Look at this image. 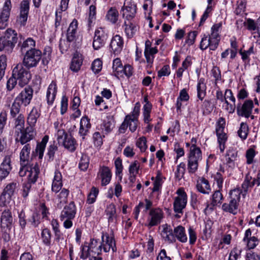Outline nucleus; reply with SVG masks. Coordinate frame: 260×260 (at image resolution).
<instances>
[{
    "label": "nucleus",
    "mask_w": 260,
    "mask_h": 260,
    "mask_svg": "<svg viewBox=\"0 0 260 260\" xmlns=\"http://www.w3.org/2000/svg\"><path fill=\"white\" fill-rule=\"evenodd\" d=\"M241 190L239 188L232 190L230 193V201L229 203H224L222 209L225 212L236 214L238 212L239 203L240 200Z\"/></svg>",
    "instance_id": "1"
},
{
    "label": "nucleus",
    "mask_w": 260,
    "mask_h": 260,
    "mask_svg": "<svg viewBox=\"0 0 260 260\" xmlns=\"http://www.w3.org/2000/svg\"><path fill=\"white\" fill-rule=\"evenodd\" d=\"M13 76L16 78L18 85L22 87L28 84L31 78L29 71L23 67V64L19 63L13 69Z\"/></svg>",
    "instance_id": "2"
},
{
    "label": "nucleus",
    "mask_w": 260,
    "mask_h": 260,
    "mask_svg": "<svg viewBox=\"0 0 260 260\" xmlns=\"http://www.w3.org/2000/svg\"><path fill=\"white\" fill-rule=\"evenodd\" d=\"M202 159V152L200 149L192 145L190 149L188 159V169L189 173H194L198 167V162Z\"/></svg>",
    "instance_id": "3"
},
{
    "label": "nucleus",
    "mask_w": 260,
    "mask_h": 260,
    "mask_svg": "<svg viewBox=\"0 0 260 260\" xmlns=\"http://www.w3.org/2000/svg\"><path fill=\"white\" fill-rule=\"evenodd\" d=\"M76 213V206L74 202H71L68 206L64 207L60 217L61 220H64L63 226L65 228L69 229L72 226V220L74 218Z\"/></svg>",
    "instance_id": "4"
},
{
    "label": "nucleus",
    "mask_w": 260,
    "mask_h": 260,
    "mask_svg": "<svg viewBox=\"0 0 260 260\" xmlns=\"http://www.w3.org/2000/svg\"><path fill=\"white\" fill-rule=\"evenodd\" d=\"M41 56L42 52L38 49L27 50L24 56L23 64L28 69L36 67Z\"/></svg>",
    "instance_id": "5"
},
{
    "label": "nucleus",
    "mask_w": 260,
    "mask_h": 260,
    "mask_svg": "<svg viewBox=\"0 0 260 260\" xmlns=\"http://www.w3.org/2000/svg\"><path fill=\"white\" fill-rule=\"evenodd\" d=\"M57 140L59 144L63 145L71 151L76 149V142L71 135H68L63 129H59L57 133Z\"/></svg>",
    "instance_id": "6"
},
{
    "label": "nucleus",
    "mask_w": 260,
    "mask_h": 260,
    "mask_svg": "<svg viewBox=\"0 0 260 260\" xmlns=\"http://www.w3.org/2000/svg\"><path fill=\"white\" fill-rule=\"evenodd\" d=\"M40 172L38 165L36 164L33 167L27 165H21L19 174L20 177H27V181L35 183Z\"/></svg>",
    "instance_id": "7"
},
{
    "label": "nucleus",
    "mask_w": 260,
    "mask_h": 260,
    "mask_svg": "<svg viewBox=\"0 0 260 260\" xmlns=\"http://www.w3.org/2000/svg\"><path fill=\"white\" fill-rule=\"evenodd\" d=\"M16 135V141L24 145L32 140L35 136L36 132L32 126H27L25 128L21 129L15 133Z\"/></svg>",
    "instance_id": "8"
},
{
    "label": "nucleus",
    "mask_w": 260,
    "mask_h": 260,
    "mask_svg": "<svg viewBox=\"0 0 260 260\" xmlns=\"http://www.w3.org/2000/svg\"><path fill=\"white\" fill-rule=\"evenodd\" d=\"M176 193L178 196L174 202V211L176 213H182L187 204V196L183 188H179Z\"/></svg>",
    "instance_id": "9"
},
{
    "label": "nucleus",
    "mask_w": 260,
    "mask_h": 260,
    "mask_svg": "<svg viewBox=\"0 0 260 260\" xmlns=\"http://www.w3.org/2000/svg\"><path fill=\"white\" fill-rule=\"evenodd\" d=\"M108 34L102 27L97 28L94 32L92 46L94 50H99L103 47L108 39Z\"/></svg>",
    "instance_id": "10"
},
{
    "label": "nucleus",
    "mask_w": 260,
    "mask_h": 260,
    "mask_svg": "<svg viewBox=\"0 0 260 260\" xmlns=\"http://www.w3.org/2000/svg\"><path fill=\"white\" fill-rule=\"evenodd\" d=\"M100 251L103 249L105 252L111 251L113 253L116 251V247L115 240L113 237L109 236L107 234H104L102 236V243L98 246Z\"/></svg>",
    "instance_id": "11"
},
{
    "label": "nucleus",
    "mask_w": 260,
    "mask_h": 260,
    "mask_svg": "<svg viewBox=\"0 0 260 260\" xmlns=\"http://www.w3.org/2000/svg\"><path fill=\"white\" fill-rule=\"evenodd\" d=\"M253 107V101L250 100H246L242 105L239 104L237 106V114L240 116L245 117V118L250 117L251 119H253L254 117L251 115Z\"/></svg>",
    "instance_id": "12"
},
{
    "label": "nucleus",
    "mask_w": 260,
    "mask_h": 260,
    "mask_svg": "<svg viewBox=\"0 0 260 260\" xmlns=\"http://www.w3.org/2000/svg\"><path fill=\"white\" fill-rule=\"evenodd\" d=\"M11 8V0H6L0 14V29H3L7 26Z\"/></svg>",
    "instance_id": "13"
},
{
    "label": "nucleus",
    "mask_w": 260,
    "mask_h": 260,
    "mask_svg": "<svg viewBox=\"0 0 260 260\" xmlns=\"http://www.w3.org/2000/svg\"><path fill=\"white\" fill-rule=\"evenodd\" d=\"M122 16L129 20L134 18L137 12V6L132 0H125L121 8Z\"/></svg>",
    "instance_id": "14"
},
{
    "label": "nucleus",
    "mask_w": 260,
    "mask_h": 260,
    "mask_svg": "<svg viewBox=\"0 0 260 260\" xmlns=\"http://www.w3.org/2000/svg\"><path fill=\"white\" fill-rule=\"evenodd\" d=\"M33 91L30 87H26L22 90L19 95L15 98L20 104L24 106H27L30 102L32 97Z\"/></svg>",
    "instance_id": "15"
},
{
    "label": "nucleus",
    "mask_w": 260,
    "mask_h": 260,
    "mask_svg": "<svg viewBox=\"0 0 260 260\" xmlns=\"http://www.w3.org/2000/svg\"><path fill=\"white\" fill-rule=\"evenodd\" d=\"M123 47V40L119 35L114 36L110 43V47L111 51L115 55L119 54L122 50Z\"/></svg>",
    "instance_id": "16"
},
{
    "label": "nucleus",
    "mask_w": 260,
    "mask_h": 260,
    "mask_svg": "<svg viewBox=\"0 0 260 260\" xmlns=\"http://www.w3.org/2000/svg\"><path fill=\"white\" fill-rule=\"evenodd\" d=\"M213 38V37H212L210 35L209 36L204 35L200 42V49L204 50L209 47L210 50H215L217 48L219 42L217 41L215 45L213 43L215 39Z\"/></svg>",
    "instance_id": "17"
},
{
    "label": "nucleus",
    "mask_w": 260,
    "mask_h": 260,
    "mask_svg": "<svg viewBox=\"0 0 260 260\" xmlns=\"http://www.w3.org/2000/svg\"><path fill=\"white\" fill-rule=\"evenodd\" d=\"M98 175L101 180V185L102 186L107 185L111 180L112 173L107 167H101L99 169Z\"/></svg>",
    "instance_id": "18"
},
{
    "label": "nucleus",
    "mask_w": 260,
    "mask_h": 260,
    "mask_svg": "<svg viewBox=\"0 0 260 260\" xmlns=\"http://www.w3.org/2000/svg\"><path fill=\"white\" fill-rule=\"evenodd\" d=\"M11 161L10 156L5 157L0 166V180L5 179L9 174L11 169Z\"/></svg>",
    "instance_id": "19"
},
{
    "label": "nucleus",
    "mask_w": 260,
    "mask_h": 260,
    "mask_svg": "<svg viewBox=\"0 0 260 260\" xmlns=\"http://www.w3.org/2000/svg\"><path fill=\"white\" fill-rule=\"evenodd\" d=\"M105 213L109 223H114L116 222L117 215L116 207L113 204H110L107 206Z\"/></svg>",
    "instance_id": "20"
},
{
    "label": "nucleus",
    "mask_w": 260,
    "mask_h": 260,
    "mask_svg": "<svg viewBox=\"0 0 260 260\" xmlns=\"http://www.w3.org/2000/svg\"><path fill=\"white\" fill-rule=\"evenodd\" d=\"M30 150L31 147L29 144H26L23 146L20 153V165H27Z\"/></svg>",
    "instance_id": "21"
},
{
    "label": "nucleus",
    "mask_w": 260,
    "mask_h": 260,
    "mask_svg": "<svg viewBox=\"0 0 260 260\" xmlns=\"http://www.w3.org/2000/svg\"><path fill=\"white\" fill-rule=\"evenodd\" d=\"M196 186L198 190L204 194H209L211 191L209 181L205 178H201L199 179Z\"/></svg>",
    "instance_id": "22"
},
{
    "label": "nucleus",
    "mask_w": 260,
    "mask_h": 260,
    "mask_svg": "<svg viewBox=\"0 0 260 260\" xmlns=\"http://www.w3.org/2000/svg\"><path fill=\"white\" fill-rule=\"evenodd\" d=\"M115 126L114 119L112 116H107L101 125L103 132L107 134L110 133Z\"/></svg>",
    "instance_id": "23"
},
{
    "label": "nucleus",
    "mask_w": 260,
    "mask_h": 260,
    "mask_svg": "<svg viewBox=\"0 0 260 260\" xmlns=\"http://www.w3.org/2000/svg\"><path fill=\"white\" fill-rule=\"evenodd\" d=\"M62 186L61 174L59 172H55L52 184V191L57 193L61 189Z\"/></svg>",
    "instance_id": "24"
},
{
    "label": "nucleus",
    "mask_w": 260,
    "mask_h": 260,
    "mask_svg": "<svg viewBox=\"0 0 260 260\" xmlns=\"http://www.w3.org/2000/svg\"><path fill=\"white\" fill-rule=\"evenodd\" d=\"M69 193L68 189L63 188L57 196L56 204L57 208L61 209L67 202Z\"/></svg>",
    "instance_id": "25"
},
{
    "label": "nucleus",
    "mask_w": 260,
    "mask_h": 260,
    "mask_svg": "<svg viewBox=\"0 0 260 260\" xmlns=\"http://www.w3.org/2000/svg\"><path fill=\"white\" fill-rule=\"evenodd\" d=\"M56 92L57 86L56 83L54 81H52L51 83L49 85L47 91L46 97L47 103L49 105H51L53 103L55 99Z\"/></svg>",
    "instance_id": "26"
},
{
    "label": "nucleus",
    "mask_w": 260,
    "mask_h": 260,
    "mask_svg": "<svg viewBox=\"0 0 260 260\" xmlns=\"http://www.w3.org/2000/svg\"><path fill=\"white\" fill-rule=\"evenodd\" d=\"M82 55L77 52L75 53L72 58L71 69L74 72L78 71L82 64Z\"/></svg>",
    "instance_id": "27"
},
{
    "label": "nucleus",
    "mask_w": 260,
    "mask_h": 260,
    "mask_svg": "<svg viewBox=\"0 0 260 260\" xmlns=\"http://www.w3.org/2000/svg\"><path fill=\"white\" fill-rule=\"evenodd\" d=\"M206 95V85L205 83V79L200 78L197 85V96L198 98L203 101Z\"/></svg>",
    "instance_id": "28"
},
{
    "label": "nucleus",
    "mask_w": 260,
    "mask_h": 260,
    "mask_svg": "<svg viewBox=\"0 0 260 260\" xmlns=\"http://www.w3.org/2000/svg\"><path fill=\"white\" fill-rule=\"evenodd\" d=\"M170 225L165 224L164 226V239L168 243H172L176 241L175 234Z\"/></svg>",
    "instance_id": "29"
},
{
    "label": "nucleus",
    "mask_w": 260,
    "mask_h": 260,
    "mask_svg": "<svg viewBox=\"0 0 260 260\" xmlns=\"http://www.w3.org/2000/svg\"><path fill=\"white\" fill-rule=\"evenodd\" d=\"M150 214L151 216L150 222L148 225L152 226L158 224L160 221L162 217L161 210L160 209H155L150 211Z\"/></svg>",
    "instance_id": "30"
},
{
    "label": "nucleus",
    "mask_w": 260,
    "mask_h": 260,
    "mask_svg": "<svg viewBox=\"0 0 260 260\" xmlns=\"http://www.w3.org/2000/svg\"><path fill=\"white\" fill-rule=\"evenodd\" d=\"M175 238L182 243H185L187 240V237L185 232V229L182 226L179 225L174 230Z\"/></svg>",
    "instance_id": "31"
},
{
    "label": "nucleus",
    "mask_w": 260,
    "mask_h": 260,
    "mask_svg": "<svg viewBox=\"0 0 260 260\" xmlns=\"http://www.w3.org/2000/svg\"><path fill=\"white\" fill-rule=\"evenodd\" d=\"M1 222L6 224L7 227L11 226L13 222V218L11 212L7 209L5 210L2 213Z\"/></svg>",
    "instance_id": "32"
},
{
    "label": "nucleus",
    "mask_w": 260,
    "mask_h": 260,
    "mask_svg": "<svg viewBox=\"0 0 260 260\" xmlns=\"http://www.w3.org/2000/svg\"><path fill=\"white\" fill-rule=\"evenodd\" d=\"M11 41L6 40L3 37L0 38V51H4L5 52L10 53L12 52L15 45L11 43Z\"/></svg>",
    "instance_id": "33"
},
{
    "label": "nucleus",
    "mask_w": 260,
    "mask_h": 260,
    "mask_svg": "<svg viewBox=\"0 0 260 260\" xmlns=\"http://www.w3.org/2000/svg\"><path fill=\"white\" fill-rule=\"evenodd\" d=\"M36 46V42L31 38H27L21 45H20L21 52H27V50H37L34 48Z\"/></svg>",
    "instance_id": "34"
},
{
    "label": "nucleus",
    "mask_w": 260,
    "mask_h": 260,
    "mask_svg": "<svg viewBox=\"0 0 260 260\" xmlns=\"http://www.w3.org/2000/svg\"><path fill=\"white\" fill-rule=\"evenodd\" d=\"M49 137L47 135L45 136L40 143H38L36 152L39 154V158L42 159L43 156L44 151L45 150L46 144L48 141Z\"/></svg>",
    "instance_id": "35"
},
{
    "label": "nucleus",
    "mask_w": 260,
    "mask_h": 260,
    "mask_svg": "<svg viewBox=\"0 0 260 260\" xmlns=\"http://www.w3.org/2000/svg\"><path fill=\"white\" fill-rule=\"evenodd\" d=\"M252 178L251 176H249L248 174H247L245 176L244 182L242 184V190L239 188L243 196L244 197L246 193H247L248 189L249 188L252 187L254 185H252Z\"/></svg>",
    "instance_id": "36"
},
{
    "label": "nucleus",
    "mask_w": 260,
    "mask_h": 260,
    "mask_svg": "<svg viewBox=\"0 0 260 260\" xmlns=\"http://www.w3.org/2000/svg\"><path fill=\"white\" fill-rule=\"evenodd\" d=\"M124 30L128 38H132L137 30V26L130 21L124 22Z\"/></svg>",
    "instance_id": "37"
},
{
    "label": "nucleus",
    "mask_w": 260,
    "mask_h": 260,
    "mask_svg": "<svg viewBox=\"0 0 260 260\" xmlns=\"http://www.w3.org/2000/svg\"><path fill=\"white\" fill-rule=\"evenodd\" d=\"M7 40L10 41L11 43L15 45L17 42V34L15 30L11 28H8L5 32V36L3 37Z\"/></svg>",
    "instance_id": "38"
},
{
    "label": "nucleus",
    "mask_w": 260,
    "mask_h": 260,
    "mask_svg": "<svg viewBox=\"0 0 260 260\" xmlns=\"http://www.w3.org/2000/svg\"><path fill=\"white\" fill-rule=\"evenodd\" d=\"M39 116L40 114L39 113L37 109L33 108L29 113L27 119V123L29 125V126L33 127L36 123L37 119Z\"/></svg>",
    "instance_id": "39"
},
{
    "label": "nucleus",
    "mask_w": 260,
    "mask_h": 260,
    "mask_svg": "<svg viewBox=\"0 0 260 260\" xmlns=\"http://www.w3.org/2000/svg\"><path fill=\"white\" fill-rule=\"evenodd\" d=\"M221 23H218L213 25L211 28V33L210 36H212V37H213V39H215L213 41V43L215 45L217 43V41L219 42L220 41V38L219 35V32L221 27Z\"/></svg>",
    "instance_id": "40"
},
{
    "label": "nucleus",
    "mask_w": 260,
    "mask_h": 260,
    "mask_svg": "<svg viewBox=\"0 0 260 260\" xmlns=\"http://www.w3.org/2000/svg\"><path fill=\"white\" fill-rule=\"evenodd\" d=\"M216 132V135L218 138V142L219 144V147L221 152H223L225 149V143L227 140V136L225 133L223 132Z\"/></svg>",
    "instance_id": "41"
},
{
    "label": "nucleus",
    "mask_w": 260,
    "mask_h": 260,
    "mask_svg": "<svg viewBox=\"0 0 260 260\" xmlns=\"http://www.w3.org/2000/svg\"><path fill=\"white\" fill-rule=\"evenodd\" d=\"M162 176L160 171H158L157 176L155 177V180L153 182V187L152 192L158 191L161 188V181Z\"/></svg>",
    "instance_id": "42"
},
{
    "label": "nucleus",
    "mask_w": 260,
    "mask_h": 260,
    "mask_svg": "<svg viewBox=\"0 0 260 260\" xmlns=\"http://www.w3.org/2000/svg\"><path fill=\"white\" fill-rule=\"evenodd\" d=\"M24 117L22 114H19L15 120V133L24 128Z\"/></svg>",
    "instance_id": "43"
},
{
    "label": "nucleus",
    "mask_w": 260,
    "mask_h": 260,
    "mask_svg": "<svg viewBox=\"0 0 260 260\" xmlns=\"http://www.w3.org/2000/svg\"><path fill=\"white\" fill-rule=\"evenodd\" d=\"M248 132V127L246 123L242 122L240 129L238 131V136L243 140L247 138Z\"/></svg>",
    "instance_id": "44"
},
{
    "label": "nucleus",
    "mask_w": 260,
    "mask_h": 260,
    "mask_svg": "<svg viewBox=\"0 0 260 260\" xmlns=\"http://www.w3.org/2000/svg\"><path fill=\"white\" fill-rule=\"evenodd\" d=\"M118 11L113 8H111L108 11L106 15L108 20L110 21L112 23H115L118 19Z\"/></svg>",
    "instance_id": "45"
},
{
    "label": "nucleus",
    "mask_w": 260,
    "mask_h": 260,
    "mask_svg": "<svg viewBox=\"0 0 260 260\" xmlns=\"http://www.w3.org/2000/svg\"><path fill=\"white\" fill-rule=\"evenodd\" d=\"M41 235L44 244L47 246H50L51 244V232L49 230L47 229L43 230Z\"/></svg>",
    "instance_id": "46"
},
{
    "label": "nucleus",
    "mask_w": 260,
    "mask_h": 260,
    "mask_svg": "<svg viewBox=\"0 0 260 260\" xmlns=\"http://www.w3.org/2000/svg\"><path fill=\"white\" fill-rule=\"evenodd\" d=\"M99 191V189L97 188L94 186L91 188L87 200V202L88 204H92L95 201Z\"/></svg>",
    "instance_id": "47"
},
{
    "label": "nucleus",
    "mask_w": 260,
    "mask_h": 260,
    "mask_svg": "<svg viewBox=\"0 0 260 260\" xmlns=\"http://www.w3.org/2000/svg\"><path fill=\"white\" fill-rule=\"evenodd\" d=\"M256 154L254 148H250L247 150L246 152V163L248 165L251 164L253 162V158Z\"/></svg>",
    "instance_id": "48"
},
{
    "label": "nucleus",
    "mask_w": 260,
    "mask_h": 260,
    "mask_svg": "<svg viewBox=\"0 0 260 260\" xmlns=\"http://www.w3.org/2000/svg\"><path fill=\"white\" fill-rule=\"evenodd\" d=\"M20 107V104L15 99L10 110V114L13 117H15L19 113Z\"/></svg>",
    "instance_id": "49"
},
{
    "label": "nucleus",
    "mask_w": 260,
    "mask_h": 260,
    "mask_svg": "<svg viewBox=\"0 0 260 260\" xmlns=\"http://www.w3.org/2000/svg\"><path fill=\"white\" fill-rule=\"evenodd\" d=\"M90 247L87 246V243H85L81 247V252L80 257L83 259H85L90 255Z\"/></svg>",
    "instance_id": "50"
},
{
    "label": "nucleus",
    "mask_w": 260,
    "mask_h": 260,
    "mask_svg": "<svg viewBox=\"0 0 260 260\" xmlns=\"http://www.w3.org/2000/svg\"><path fill=\"white\" fill-rule=\"evenodd\" d=\"M222 194L219 190H216L212 195V199L211 204L213 206L216 205L219 203L222 200Z\"/></svg>",
    "instance_id": "51"
},
{
    "label": "nucleus",
    "mask_w": 260,
    "mask_h": 260,
    "mask_svg": "<svg viewBox=\"0 0 260 260\" xmlns=\"http://www.w3.org/2000/svg\"><path fill=\"white\" fill-rule=\"evenodd\" d=\"M185 164L183 162L180 163L177 168L176 171L175 172V176L179 180L183 177L185 170Z\"/></svg>",
    "instance_id": "52"
},
{
    "label": "nucleus",
    "mask_w": 260,
    "mask_h": 260,
    "mask_svg": "<svg viewBox=\"0 0 260 260\" xmlns=\"http://www.w3.org/2000/svg\"><path fill=\"white\" fill-rule=\"evenodd\" d=\"M112 68L113 71L116 72L117 74H119V73L122 72L123 67L119 58H117L113 60Z\"/></svg>",
    "instance_id": "53"
},
{
    "label": "nucleus",
    "mask_w": 260,
    "mask_h": 260,
    "mask_svg": "<svg viewBox=\"0 0 260 260\" xmlns=\"http://www.w3.org/2000/svg\"><path fill=\"white\" fill-rule=\"evenodd\" d=\"M146 143L147 140L146 138L142 137L137 140L136 145L138 148H139L142 152H144L147 148Z\"/></svg>",
    "instance_id": "54"
},
{
    "label": "nucleus",
    "mask_w": 260,
    "mask_h": 260,
    "mask_svg": "<svg viewBox=\"0 0 260 260\" xmlns=\"http://www.w3.org/2000/svg\"><path fill=\"white\" fill-rule=\"evenodd\" d=\"M91 69L94 73H98L102 69V61L100 59H95L92 63Z\"/></svg>",
    "instance_id": "55"
},
{
    "label": "nucleus",
    "mask_w": 260,
    "mask_h": 260,
    "mask_svg": "<svg viewBox=\"0 0 260 260\" xmlns=\"http://www.w3.org/2000/svg\"><path fill=\"white\" fill-rule=\"evenodd\" d=\"M242 249L237 247L234 248L230 253L229 260H237L241 255Z\"/></svg>",
    "instance_id": "56"
},
{
    "label": "nucleus",
    "mask_w": 260,
    "mask_h": 260,
    "mask_svg": "<svg viewBox=\"0 0 260 260\" xmlns=\"http://www.w3.org/2000/svg\"><path fill=\"white\" fill-rule=\"evenodd\" d=\"M247 243V246L249 249L254 248L258 244V239L254 236L250 237L246 241Z\"/></svg>",
    "instance_id": "57"
},
{
    "label": "nucleus",
    "mask_w": 260,
    "mask_h": 260,
    "mask_svg": "<svg viewBox=\"0 0 260 260\" xmlns=\"http://www.w3.org/2000/svg\"><path fill=\"white\" fill-rule=\"evenodd\" d=\"M157 52V49L156 48L152 47L148 50L147 54H145V57L146 58L148 63H151L153 59V55Z\"/></svg>",
    "instance_id": "58"
},
{
    "label": "nucleus",
    "mask_w": 260,
    "mask_h": 260,
    "mask_svg": "<svg viewBox=\"0 0 260 260\" xmlns=\"http://www.w3.org/2000/svg\"><path fill=\"white\" fill-rule=\"evenodd\" d=\"M11 196V195L3 191L0 196V206H5L8 204L10 201Z\"/></svg>",
    "instance_id": "59"
},
{
    "label": "nucleus",
    "mask_w": 260,
    "mask_h": 260,
    "mask_svg": "<svg viewBox=\"0 0 260 260\" xmlns=\"http://www.w3.org/2000/svg\"><path fill=\"white\" fill-rule=\"evenodd\" d=\"M129 116L130 117V119H128V121H127L128 126H129V130L132 132H134L137 128L138 120L136 118H132V116Z\"/></svg>",
    "instance_id": "60"
},
{
    "label": "nucleus",
    "mask_w": 260,
    "mask_h": 260,
    "mask_svg": "<svg viewBox=\"0 0 260 260\" xmlns=\"http://www.w3.org/2000/svg\"><path fill=\"white\" fill-rule=\"evenodd\" d=\"M10 230L11 226L7 227V226L2 229V238L6 242L9 241L10 240Z\"/></svg>",
    "instance_id": "61"
},
{
    "label": "nucleus",
    "mask_w": 260,
    "mask_h": 260,
    "mask_svg": "<svg viewBox=\"0 0 260 260\" xmlns=\"http://www.w3.org/2000/svg\"><path fill=\"white\" fill-rule=\"evenodd\" d=\"M253 46H251L249 49L247 51H242L241 50L240 51L239 53L242 56V59L243 61H245L248 60L249 61V56L251 54L253 53Z\"/></svg>",
    "instance_id": "62"
},
{
    "label": "nucleus",
    "mask_w": 260,
    "mask_h": 260,
    "mask_svg": "<svg viewBox=\"0 0 260 260\" xmlns=\"http://www.w3.org/2000/svg\"><path fill=\"white\" fill-rule=\"evenodd\" d=\"M89 160L87 156H83L81 157L79 162V167L83 171H85L88 168Z\"/></svg>",
    "instance_id": "63"
},
{
    "label": "nucleus",
    "mask_w": 260,
    "mask_h": 260,
    "mask_svg": "<svg viewBox=\"0 0 260 260\" xmlns=\"http://www.w3.org/2000/svg\"><path fill=\"white\" fill-rule=\"evenodd\" d=\"M28 13L20 12L18 17L17 18V21L21 25L24 26L27 20Z\"/></svg>",
    "instance_id": "64"
}]
</instances>
